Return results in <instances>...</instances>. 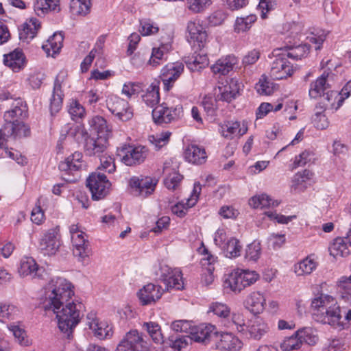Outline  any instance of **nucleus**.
<instances>
[{
  "mask_svg": "<svg viewBox=\"0 0 351 351\" xmlns=\"http://www.w3.org/2000/svg\"><path fill=\"white\" fill-rule=\"evenodd\" d=\"M73 295L71 283L61 277L51 278L44 287L43 294L44 308L56 314L58 328L68 339L73 337V329L82 316L83 304L69 302Z\"/></svg>",
  "mask_w": 351,
  "mask_h": 351,
  "instance_id": "1",
  "label": "nucleus"
},
{
  "mask_svg": "<svg viewBox=\"0 0 351 351\" xmlns=\"http://www.w3.org/2000/svg\"><path fill=\"white\" fill-rule=\"evenodd\" d=\"M90 126L95 131L96 135L90 136L82 125L76 126L72 134L77 142L84 141V150L88 156H100L105 153L108 146L111 130L106 121L99 116L89 121Z\"/></svg>",
  "mask_w": 351,
  "mask_h": 351,
  "instance_id": "2",
  "label": "nucleus"
},
{
  "mask_svg": "<svg viewBox=\"0 0 351 351\" xmlns=\"http://www.w3.org/2000/svg\"><path fill=\"white\" fill-rule=\"evenodd\" d=\"M311 309L315 321L332 326H341L340 308L332 296L321 294L315 298L311 302Z\"/></svg>",
  "mask_w": 351,
  "mask_h": 351,
  "instance_id": "3",
  "label": "nucleus"
},
{
  "mask_svg": "<svg viewBox=\"0 0 351 351\" xmlns=\"http://www.w3.org/2000/svg\"><path fill=\"white\" fill-rule=\"evenodd\" d=\"M218 337V332L216 331L215 326L211 324L195 325L191 335H171L168 338L166 345L173 347V350L167 351H180L185 348L192 341L199 343H207L211 339Z\"/></svg>",
  "mask_w": 351,
  "mask_h": 351,
  "instance_id": "4",
  "label": "nucleus"
},
{
  "mask_svg": "<svg viewBox=\"0 0 351 351\" xmlns=\"http://www.w3.org/2000/svg\"><path fill=\"white\" fill-rule=\"evenodd\" d=\"M275 59L270 67V75L274 80H282L293 75L294 68L285 55H282L281 49H276L273 52Z\"/></svg>",
  "mask_w": 351,
  "mask_h": 351,
  "instance_id": "5",
  "label": "nucleus"
},
{
  "mask_svg": "<svg viewBox=\"0 0 351 351\" xmlns=\"http://www.w3.org/2000/svg\"><path fill=\"white\" fill-rule=\"evenodd\" d=\"M86 186L91 192L93 199L99 200L108 194L111 184L104 174L94 172L87 178Z\"/></svg>",
  "mask_w": 351,
  "mask_h": 351,
  "instance_id": "6",
  "label": "nucleus"
},
{
  "mask_svg": "<svg viewBox=\"0 0 351 351\" xmlns=\"http://www.w3.org/2000/svg\"><path fill=\"white\" fill-rule=\"evenodd\" d=\"M182 113L183 109L181 104H178L175 107H170L167 104L162 103L153 109L152 118L156 123L162 125L179 119Z\"/></svg>",
  "mask_w": 351,
  "mask_h": 351,
  "instance_id": "7",
  "label": "nucleus"
},
{
  "mask_svg": "<svg viewBox=\"0 0 351 351\" xmlns=\"http://www.w3.org/2000/svg\"><path fill=\"white\" fill-rule=\"evenodd\" d=\"M118 155L121 161L128 166L138 165L143 162L148 155V149L145 146L125 145L118 149Z\"/></svg>",
  "mask_w": 351,
  "mask_h": 351,
  "instance_id": "8",
  "label": "nucleus"
},
{
  "mask_svg": "<svg viewBox=\"0 0 351 351\" xmlns=\"http://www.w3.org/2000/svg\"><path fill=\"white\" fill-rule=\"evenodd\" d=\"M313 330L311 328H305L297 332L295 337H291L285 339L280 345L283 351H291L298 350L301 347L302 341L308 344H313L316 342L317 337L315 335L311 337Z\"/></svg>",
  "mask_w": 351,
  "mask_h": 351,
  "instance_id": "9",
  "label": "nucleus"
},
{
  "mask_svg": "<svg viewBox=\"0 0 351 351\" xmlns=\"http://www.w3.org/2000/svg\"><path fill=\"white\" fill-rule=\"evenodd\" d=\"M157 180L150 177H132L130 180L131 193L135 196L147 197L156 188Z\"/></svg>",
  "mask_w": 351,
  "mask_h": 351,
  "instance_id": "10",
  "label": "nucleus"
},
{
  "mask_svg": "<svg viewBox=\"0 0 351 351\" xmlns=\"http://www.w3.org/2000/svg\"><path fill=\"white\" fill-rule=\"evenodd\" d=\"M160 279L165 285V290H181L184 288L182 274L180 269H172L167 265L161 267Z\"/></svg>",
  "mask_w": 351,
  "mask_h": 351,
  "instance_id": "11",
  "label": "nucleus"
},
{
  "mask_svg": "<svg viewBox=\"0 0 351 351\" xmlns=\"http://www.w3.org/2000/svg\"><path fill=\"white\" fill-rule=\"evenodd\" d=\"M82 154L80 152H75L68 156L64 161L59 164V169L61 171L66 173L72 174L73 178H64V179L70 182H75L77 180V176L75 177V173H77L84 166L82 160Z\"/></svg>",
  "mask_w": 351,
  "mask_h": 351,
  "instance_id": "12",
  "label": "nucleus"
},
{
  "mask_svg": "<svg viewBox=\"0 0 351 351\" xmlns=\"http://www.w3.org/2000/svg\"><path fill=\"white\" fill-rule=\"evenodd\" d=\"M109 110L122 121H127L133 116L128 102L117 96H111L107 100Z\"/></svg>",
  "mask_w": 351,
  "mask_h": 351,
  "instance_id": "13",
  "label": "nucleus"
},
{
  "mask_svg": "<svg viewBox=\"0 0 351 351\" xmlns=\"http://www.w3.org/2000/svg\"><path fill=\"white\" fill-rule=\"evenodd\" d=\"M146 347V342L139 332L130 330L127 332L123 339L118 344L116 351H140Z\"/></svg>",
  "mask_w": 351,
  "mask_h": 351,
  "instance_id": "14",
  "label": "nucleus"
},
{
  "mask_svg": "<svg viewBox=\"0 0 351 351\" xmlns=\"http://www.w3.org/2000/svg\"><path fill=\"white\" fill-rule=\"evenodd\" d=\"M184 66L182 62L169 63L161 70L160 78L165 90H169L173 83L180 76Z\"/></svg>",
  "mask_w": 351,
  "mask_h": 351,
  "instance_id": "15",
  "label": "nucleus"
},
{
  "mask_svg": "<svg viewBox=\"0 0 351 351\" xmlns=\"http://www.w3.org/2000/svg\"><path fill=\"white\" fill-rule=\"evenodd\" d=\"M163 291L160 286L149 283L139 290L137 295L141 304L151 305L161 298Z\"/></svg>",
  "mask_w": 351,
  "mask_h": 351,
  "instance_id": "16",
  "label": "nucleus"
},
{
  "mask_svg": "<svg viewBox=\"0 0 351 351\" xmlns=\"http://www.w3.org/2000/svg\"><path fill=\"white\" fill-rule=\"evenodd\" d=\"M216 340V347L221 351H236L241 348V341L232 333H218Z\"/></svg>",
  "mask_w": 351,
  "mask_h": 351,
  "instance_id": "17",
  "label": "nucleus"
},
{
  "mask_svg": "<svg viewBox=\"0 0 351 351\" xmlns=\"http://www.w3.org/2000/svg\"><path fill=\"white\" fill-rule=\"evenodd\" d=\"M59 246L60 242L56 233L53 230H50L40 239L38 248L44 255L51 256L56 252Z\"/></svg>",
  "mask_w": 351,
  "mask_h": 351,
  "instance_id": "18",
  "label": "nucleus"
},
{
  "mask_svg": "<svg viewBox=\"0 0 351 351\" xmlns=\"http://www.w3.org/2000/svg\"><path fill=\"white\" fill-rule=\"evenodd\" d=\"M188 38L197 43L199 47H204L207 40V33L199 21H189L187 24Z\"/></svg>",
  "mask_w": 351,
  "mask_h": 351,
  "instance_id": "19",
  "label": "nucleus"
},
{
  "mask_svg": "<svg viewBox=\"0 0 351 351\" xmlns=\"http://www.w3.org/2000/svg\"><path fill=\"white\" fill-rule=\"evenodd\" d=\"M329 73L324 72L315 82L311 84L309 89V96L311 98L316 99L319 97H323L330 90V85L328 82Z\"/></svg>",
  "mask_w": 351,
  "mask_h": 351,
  "instance_id": "20",
  "label": "nucleus"
},
{
  "mask_svg": "<svg viewBox=\"0 0 351 351\" xmlns=\"http://www.w3.org/2000/svg\"><path fill=\"white\" fill-rule=\"evenodd\" d=\"M245 307L252 313L256 315L262 313L265 307L266 300L262 293L254 291L251 293L246 298Z\"/></svg>",
  "mask_w": 351,
  "mask_h": 351,
  "instance_id": "21",
  "label": "nucleus"
},
{
  "mask_svg": "<svg viewBox=\"0 0 351 351\" xmlns=\"http://www.w3.org/2000/svg\"><path fill=\"white\" fill-rule=\"evenodd\" d=\"M86 234L82 235L73 236V253L74 256H77L80 261H84L86 258L88 257L90 253L89 242L86 238Z\"/></svg>",
  "mask_w": 351,
  "mask_h": 351,
  "instance_id": "22",
  "label": "nucleus"
},
{
  "mask_svg": "<svg viewBox=\"0 0 351 351\" xmlns=\"http://www.w3.org/2000/svg\"><path fill=\"white\" fill-rule=\"evenodd\" d=\"M19 272L23 276H30L32 278H40L44 272V269L40 267L32 258L25 257L21 261Z\"/></svg>",
  "mask_w": 351,
  "mask_h": 351,
  "instance_id": "23",
  "label": "nucleus"
},
{
  "mask_svg": "<svg viewBox=\"0 0 351 351\" xmlns=\"http://www.w3.org/2000/svg\"><path fill=\"white\" fill-rule=\"evenodd\" d=\"M238 60L233 55H229L219 59L211 67L215 74L226 75L232 71L234 66L237 64Z\"/></svg>",
  "mask_w": 351,
  "mask_h": 351,
  "instance_id": "24",
  "label": "nucleus"
},
{
  "mask_svg": "<svg viewBox=\"0 0 351 351\" xmlns=\"http://www.w3.org/2000/svg\"><path fill=\"white\" fill-rule=\"evenodd\" d=\"M350 246L348 238H336L329 247L330 254L335 258L347 256L350 253Z\"/></svg>",
  "mask_w": 351,
  "mask_h": 351,
  "instance_id": "25",
  "label": "nucleus"
},
{
  "mask_svg": "<svg viewBox=\"0 0 351 351\" xmlns=\"http://www.w3.org/2000/svg\"><path fill=\"white\" fill-rule=\"evenodd\" d=\"M40 27L39 21L36 18H31L23 24V28L19 29L20 40L23 42L29 43L36 36Z\"/></svg>",
  "mask_w": 351,
  "mask_h": 351,
  "instance_id": "26",
  "label": "nucleus"
},
{
  "mask_svg": "<svg viewBox=\"0 0 351 351\" xmlns=\"http://www.w3.org/2000/svg\"><path fill=\"white\" fill-rule=\"evenodd\" d=\"M185 159L193 164L202 165L204 163L207 158L205 149L196 145H188L184 151Z\"/></svg>",
  "mask_w": 351,
  "mask_h": 351,
  "instance_id": "27",
  "label": "nucleus"
},
{
  "mask_svg": "<svg viewBox=\"0 0 351 351\" xmlns=\"http://www.w3.org/2000/svg\"><path fill=\"white\" fill-rule=\"evenodd\" d=\"M143 330H146L152 340L156 343H162L165 351L173 350V347L166 345L167 339H164L161 332L160 326L156 322H145L143 325Z\"/></svg>",
  "mask_w": 351,
  "mask_h": 351,
  "instance_id": "28",
  "label": "nucleus"
},
{
  "mask_svg": "<svg viewBox=\"0 0 351 351\" xmlns=\"http://www.w3.org/2000/svg\"><path fill=\"white\" fill-rule=\"evenodd\" d=\"M64 94L62 90L61 82L57 77L54 82L52 97L50 99V111L51 115L60 111L62 106Z\"/></svg>",
  "mask_w": 351,
  "mask_h": 351,
  "instance_id": "29",
  "label": "nucleus"
},
{
  "mask_svg": "<svg viewBox=\"0 0 351 351\" xmlns=\"http://www.w3.org/2000/svg\"><path fill=\"white\" fill-rule=\"evenodd\" d=\"M3 62L14 71H19L25 64V56L19 49H15L9 54L4 55Z\"/></svg>",
  "mask_w": 351,
  "mask_h": 351,
  "instance_id": "30",
  "label": "nucleus"
},
{
  "mask_svg": "<svg viewBox=\"0 0 351 351\" xmlns=\"http://www.w3.org/2000/svg\"><path fill=\"white\" fill-rule=\"evenodd\" d=\"M282 55H285L288 58L293 60H300L305 57L309 52V47L306 44L299 45L298 46H286L285 48H280Z\"/></svg>",
  "mask_w": 351,
  "mask_h": 351,
  "instance_id": "31",
  "label": "nucleus"
},
{
  "mask_svg": "<svg viewBox=\"0 0 351 351\" xmlns=\"http://www.w3.org/2000/svg\"><path fill=\"white\" fill-rule=\"evenodd\" d=\"M345 97L342 96L341 93H338L336 90H330L326 92V94L323 95L322 102L328 108L330 109H335L337 110L342 105Z\"/></svg>",
  "mask_w": 351,
  "mask_h": 351,
  "instance_id": "32",
  "label": "nucleus"
},
{
  "mask_svg": "<svg viewBox=\"0 0 351 351\" xmlns=\"http://www.w3.org/2000/svg\"><path fill=\"white\" fill-rule=\"evenodd\" d=\"M64 36L62 33H54L47 40V43L43 45V49L48 56L58 53L62 47Z\"/></svg>",
  "mask_w": 351,
  "mask_h": 351,
  "instance_id": "33",
  "label": "nucleus"
},
{
  "mask_svg": "<svg viewBox=\"0 0 351 351\" xmlns=\"http://www.w3.org/2000/svg\"><path fill=\"white\" fill-rule=\"evenodd\" d=\"M247 128H241L239 121H227L221 126V132L227 138H232L236 135L242 136L247 132Z\"/></svg>",
  "mask_w": 351,
  "mask_h": 351,
  "instance_id": "34",
  "label": "nucleus"
},
{
  "mask_svg": "<svg viewBox=\"0 0 351 351\" xmlns=\"http://www.w3.org/2000/svg\"><path fill=\"white\" fill-rule=\"evenodd\" d=\"M59 0H36L34 3V10L38 16H42L46 13L59 10Z\"/></svg>",
  "mask_w": 351,
  "mask_h": 351,
  "instance_id": "35",
  "label": "nucleus"
},
{
  "mask_svg": "<svg viewBox=\"0 0 351 351\" xmlns=\"http://www.w3.org/2000/svg\"><path fill=\"white\" fill-rule=\"evenodd\" d=\"M185 62L191 71H199L208 65L209 60L206 54L194 53Z\"/></svg>",
  "mask_w": 351,
  "mask_h": 351,
  "instance_id": "36",
  "label": "nucleus"
},
{
  "mask_svg": "<svg viewBox=\"0 0 351 351\" xmlns=\"http://www.w3.org/2000/svg\"><path fill=\"white\" fill-rule=\"evenodd\" d=\"M224 286L234 292H240L245 288L239 269L233 271L228 276L224 281Z\"/></svg>",
  "mask_w": 351,
  "mask_h": 351,
  "instance_id": "37",
  "label": "nucleus"
},
{
  "mask_svg": "<svg viewBox=\"0 0 351 351\" xmlns=\"http://www.w3.org/2000/svg\"><path fill=\"white\" fill-rule=\"evenodd\" d=\"M241 249L242 246L240 244V241L234 237L228 239L221 247L225 256L230 258L239 256Z\"/></svg>",
  "mask_w": 351,
  "mask_h": 351,
  "instance_id": "38",
  "label": "nucleus"
},
{
  "mask_svg": "<svg viewBox=\"0 0 351 351\" xmlns=\"http://www.w3.org/2000/svg\"><path fill=\"white\" fill-rule=\"evenodd\" d=\"M269 331V326L261 319H256L248 327L251 338L259 340Z\"/></svg>",
  "mask_w": 351,
  "mask_h": 351,
  "instance_id": "39",
  "label": "nucleus"
},
{
  "mask_svg": "<svg viewBox=\"0 0 351 351\" xmlns=\"http://www.w3.org/2000/svg\"><path fill=\"white\" fill-rule=\"evenodd\" d=\"M249 204L254 208H263L269 206H276L278 205V202L273 200L266 194H261L252 197L249 201Z\"/></svg>",
  "mask_w": 351,
  "mask_h": 351,
  "instance_id": "40",
  "label": "nucleus"
},
{
  "mask_svg": "<svg viewBox=\"0 0 351 351\" xmlns=\"http://www.w3.org/2000/svg\"><path fill=\"white\" fill-rule=\"evenodd\" d=\"M25 112L26 106L23 105L22 101H18L16 104L12 109L5 112V120L6 123L12 121L15 125V121H16L18 119L24 117Z\"/></svg>",
  "mask_w": 351,
  "mask_h": 351,
  "instance_id": "41",
  "label": "nucleus"
},
{
  "mask_svg": "<svg viewBox=\"0 0 351 351\" xmlns=\"http://www.w3.org/2000/svg\"><path fill=\"white\" fill-rule=\"evenodd\" d=\"M167 47L162 45L159 47L152 49L151 57L148 61V64L153 67H156L167 60Z\"/></svg>",
  "mask_w": 351,
  "mask_h": 351,
  "instance_id": "42",
  "label": "nucleus"
},
{
  "mask_svg": "<svg viewBox=\"0 0 351 351\" xmlns=\"http://www.w3.org/2000/svg\"><path fill=\"white\" fill-rule=\"evenodd\" d=\"M171 136V132L165 131L148 136V141L156 150H159L168 144Z\"/></svg>",
  "mask_w": 351,
  "mask_h": 351,
  "instance_id": "43",
  "label": "nucleus"
},
{
  "mask_svg": "<svg viewBox=\"0 0 351 351\" xmlns=\"http://www.w3.org/2000/svg\"><path fill=\"white\" fill-rule=\"evenodd\" d=\"M70 10L73 14L86 15L90 8V0H69Z\"/></svg>",
  "mask_w": 351,
  "mask_h": 351,
  "instance_id": "44",
  "label": "nucleus"
},
{
  "mask_svg": "<svg viewBox=\"0 0 351 351\" xmlns=\"http://www.w3.org/2000/svg\"><path fill=\"white\" fill-rule=\"evenodd\" d=\"M316 267V263L307 257L295 265V272L298 276L308 275Z\"/></svg>",
  "mask_w": 351,
  "mask_h": 351,
  "instance_id": "45",
  "label": "nucleus"
},
{
  "mask_svg": "<svg viewBox=\"0 0 351 351\" xmlns=\"http://www.w3.org/2000/svg\"><path fill=\"white\" fill-rule=\"evenodd\" d=\"M256 21L254 14H250L245 17H238L234 23V31L237 33L243 32L250 29L252 23Z\"/></svg>",
  "mask_w": 351,
  "mask_h": 351,
  "instance_id": "46",
  "label": "nucleus"
},
{
  "mask_svg": "<svg viewBox=\"0 0 351 351\" xmlns=\"http://www.w3.org/2000/svg\"><path fill=\"white\" fill-rule=\"evenodd\" d=\"M219 93L217 94V99L227 102H230L234 99L239 93L238 90L232 88L231 84L219 86Z\"/></svg>",
  "mask_w": 351,
  "mask_h": 351,
  "instance_id": "47",
  "label": "nucleus"
},
{
  "mask_svg": "<svg viewBox=\"0 0 351 351\" xmlns=\"http://www.w3.org/2000/svg\"><path fill=\"white\" fill-rule=\"evenodd\" d=\"M143 99L150 107H154L158 104L160 100L158 87L155 85H151L147 88L146 93L143 96Z\"/></svg>",
  "mask_w": 351,
  "mask_h": 351,
  "instance_id": "48",
  "label": "nucleus"
},
{
  "mask_svg": "<svg viewBox=\"0 0 351 351\" xmlns=\"http://www.w3.org/2000/svg\"><path fill=\"white\" fill-rule=\"evenodd\" d=\"M100 166L98 167V169H102L105 171L112 173L116 169L114 158L105 152V153L100 155Z\"/></svg>",
  "mask_w": 351,
  "mask_h": 351,
  "instance_id": "49",
  "label": "nucleus"
},
{
  "mask_svg": "<svg viewBox=\"0 0 351 351\" xmlns=\"http://www.w3.org/2000/svg\"><path fill=\"white\" fill-rule=\"evenodd\" d=\"M216 258L212 255H209L205 261L208 263V267L206 268L205 271L202 274V282L206 285H210L213 280V271L215 269L214 267L212 266L213 263L215 261Z\"/></svg>",
  "mask_w": 351,
  "mask_h": 351,
  "instance_id": "50",
  "label": "nucleus"
},
{
  "mask_svg": "<svg viewBox=\"0 0 351 351\" xmlns=\"http://www.w3.org/2000/svg\"><path fill=\"white\" fill-rule=\"evenodd\" d=\"M15 129V125L12 121L5 123L0 128V147H3L8 141V138L14 134Z\"/></svg>",
  "mask_w": 351,
  "mask_h": 351,
  "instance_id": "51",
  "label": "nucleus"
},
{
  "mask_svg": "<svg viewBox=\"0 0 351 351\" xmlns=\"http://www.w3.org/2000/svg\"><path fill=\"white\" fill-rule=\"evenodd\" d=\"M94 335L99 339H104L112 337V327L104 322H98L95 328L91 329Z\"/></svg>",
  "mask_w": 351,
  "mask_h": 351,
  "instance_id": "52",
  "label": "nucleus"
},
{
  "mask_svg": "<svg viewBox=\"0 0 351 351\" xmlns=\"http://www.w3.org/2000/svg\"><path fill=\"white\" fill-rule=\"evenodd\" d=\"M182 178V176L178 172L173 171L165 178L164 184L168 189L174 191L178 189Z\"/></svg>",
  "mask_w": 351,
  "mask_h": 351,
  "instance_id": "53",
  "label": "nucleus"
},
{
  "mask_svg": "<svg viewBox=\"0 0 351 351\" xmlns=\"http://www.w3.org/2000/svg\"><path fill=\"white\" fill-rule=\"evenodd\" d=\"M68 112L72 119L75 121L82 119L85 115L84 108L77 101L71 102Z\"/></svg>",
  "mask_w": 351,
  "mask_h": 351,
  "instance_id": "54",
  "label": "nucleus"
},
{
  "mask_svg": "<svg viewBox=\"0 0 351 351\" xmlns=\"http://www.w3.org/2000/svg\"><path fill=\"white\" fill-rule=\"evenodd\" d=\"M255 88L258 93L262 95H269L274 90L271 83L267 80L265 75L261 77Z\"/></svg>",
  "mask_w": 351,
  "mask_h": 351,
  "instance_id": "55",
  "label": "nucleus"
},
{
  "mask_svg": "<svg viewBox=\"0 0 351 351\" xmlns=\"http://www.w3.org/2000/svg\"><path fill=\"white\" fill-rule=\"evenodd\" d=\"M261 253V244L258 242L254 241L247 246L245 258L248 260L256 261L259 258Z\"/></svg>",
  "mask_w": 351,
  "mask_h": 351,
  "instance_id": "56",
  "label": "nucleus"
},
{
  "mask_svg": "<svg viewBox=\"0 0 351 351\" xmlns=\"http://www.w3.org/2000/svg\"><path fill=\"white\" fill-rule=\"evenodd\" d=\"M210 311L221 318H227L230 315V308L223 303H213L210 306Z\"/></svg>",
  "mask_w": 351,
  "mask_h": 351,
  "instance_id": "57",
  "label": "nucleus"
},
{
  "mask_svg": "<svg viewBox=\"0 0 351 351\" xmlns=\"http://www.w3.org/2000/svg\"><path fill=\"white\" fill-rule=\"evenodd\" d=\"M17 312L18 309L14 305L7 303L0 304V319H13Z\"/></svg>",
  "mask_w": 351,
  "mask_h": 351,
  "instance_id": "58",
  "label": "nucleus"
},
{
  "mask_svg": "<svg viewBox=\"0 0 351 351\" xmlns=\"http://www.w3.org/2000/svg\"><path fill=\"white\" fill-rule=\"evenodd\" d=\"M228 327L233 330L235 329L239 332H244L247 328L243 316L241 314L236 313L232 314Z\"/></svg>",
  "mask_w": 351,
  "mask_h": 351,
  "instance_id": "59",
  "label": "nucleus"
},
{
  "mask_svg": "<svg viewBox=\"0 0 351 351\" xmlns=\"http://www.w3.org/2000/svg\"><path fill=\"white\" fill-rule=\"evenodd\" d=\"M211 4V0H187L188 8L198 13Z\"/></svg>",
  "mask_w": 351,
  "mask_h": 351,
  "instance_id": "60",
  "label": "nucleus"
},
{
  "mask_svg": "<svg viewBox=\"0 0 351 351\" xmlns=\"http://www.w3.org/2000/svg\"><path fill=\"white\" fill-rule=\"evenodd\" d=\"M42 197L38 198L35 208H33L31 213V220L33 223L39 225L42 223L45 219L44 211L40 207V200Z\"/></svg>",
  "mask_w": 351,
  "mask_h": 351,
  "instance_id": "61",
  "label": "nucleus"
},
{
  "mask_svg": "<svg viewBox=\"0 0 351 351\" xmlns=\"http://www.w3.org/2000/svg\"><path fill=\"white\" fill-rule=\"evenodd\" d=\"M239 274L242 278L245 287L252 285L258 278V274L254 271L239 269Z\"/></svg>",
  "mask_w": 351,
  "mask_h": 351,
  "instance_id": "62",
  "label": "nucleus"
},
{
  "mask_svg": "<svg viewBox=\"0 0 351 351\" xmlns=\"http://www.w3.org/2000/svg\"><path fill=\"white\" fill-rule=\"evenodd\" d=\"M11 330L15 339L20 345L23 346H27L29 345V341L27 338V335L24 330L20 328L17 326H13Z\"/></svg>",
  "mask_w": 351,
  "mask_h": 351,
  "instance_id": "63",
  "label": "nucleus"
},
{
  "mask_svg": "<svg viewBox=\"0 0 351 351\" xmlns=\"http://www.w3.org/2000/svg\"><path fill=\"white\" fill-rule=\"evenodd\" d=\"M338 288L340 291H344L346 295L342 294V298H347L348 300L351 298L349 291H351V275L349 277L342 276L337 282Z\"/></svg>",
  "mask_w": 351,
  "mask_h": 351,
  "instance_id": "64",
  "label": "nucleus"
}]
</instances>
